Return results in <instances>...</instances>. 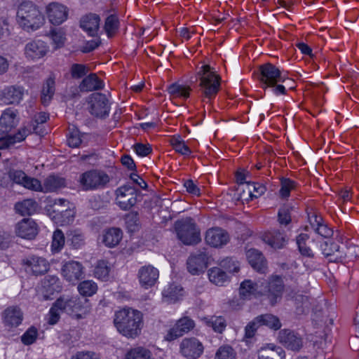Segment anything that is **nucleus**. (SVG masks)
<instances>
[{
    "mask_svg": "<svg viewBox=\"0 0 359 359\" xmlns=\"http://www.w3.org/2000/svg\"><path fill=\"white\" fill-rule=\"evenodd\" d=\"M114 324L121 334L135 339L140 334L143 327V315L138 310L124 308L115 313Z\"/></svg>",
    "mask_w": 359,
    "mask_h": 359,
    "instance_id": "f257e3e1",
    "label": "nucleus"
},
{
    "mask_svg": "<svg viewBox=\"0 0 359 359\" xmlns=\"http://www.w3.org/2000/svg\"><path fill=\"white\" fill-rule=\"evenodd\" d=\"M17 21L23 30L29 32L43 27L46 18L36 5L32 1H24L18 6Z\"/></svg>",
    "mask_w": 359,
    "mask_h": 359,
    "instance_id": "f03ea898",
    "label": "nucleus"
},
{
    "mask_svg": "<svg viewBox=\"0 0 359 359\" xmlns=\"http://www.w3.org/2000/svg\"><path fill=\"white\" fill-rule=\"evenodd\" d=\"M49 118V114L46 112H40L34 116V121L29 126L21 128L13 135H6L0 138V149H6L13 147L15 143L23 141L32 132L43 135L45 131L40 128L39 124H43Z\"/></svg>",
    "mask_w": 359,
    "mask_h": 359,
    "instance_id": "7ed1b4c3",
    "label": "nucleus"
},
{
    "mask_svg": "<svg viewBox=\"0 0 359 359\" xmlns=\"http://www.w3.org/2000/svg\"><path fill=\"white\" fill-rule=\"evenodd\" d=\"M197 76L200 80L199 87L203 95L209 100L214 97L219 89V76L208 65L201 67Z\"/></svg>",
    "mask_w": 359,
    "mask_h": 359,
    "instance_id": "20e7f679",
    "label": "nucleus"
},
{
    "mask_svg": "<svg viewBox=\"0 0 359 359\" xmlns=\"http://www.w3.org/2000/svg\"><path fill=\"white\" fill-rule=\"evenodd\" d=\"M175 229L177 238L185 245L197 244L201 241L200 231L191 217L177 221Z\"/></svg>",
    "mask_w": 359,
    "mask_h": 359,
    "instance_id": "39448f33",
    "label": "nucleus"
},
{
    "mask_svg": "<svg viewBox=\"0 0 359 359\" xmlns=\"http://www.w3.org/2000/svg\"><path fill=\"white\" fill-rule=\"evenodd\" d=\"M57 300L61 311L77 319L83 318L90 311L88 301L86 299L72 297L69 299L60 297Z\"/></svg>",
    "mask_w": 359,
    "mask_h": 359,
    "instance_id": "423d86ee",
    "label": "nucleus"
},
{
    "mask_svg": "<svg viewBox=\"0 0 359 359\" xmlns=\"http://www.w3.org/2000/svg\"><path fill=\"white\" fill-rule=\"evenodd\" d=\"M110 181L109 176L103 171L92 170L81 174L79 182L84 191L104 188Z\"/></svg>",
    "mask_w": 359,
    "mask_h": 359,
    "instance_id": "0eeeda50",
    "label": "nucleus"
},
{
    "mask_svg": "<svg viewBox=\"0 0 359 359\" xmlns=\"http://www.w3.org/2000/svg\"><path fill=\"white\" fill-rule=\"evenodd\" d=\"M90 113L98 118H106L109 115L110 106L106 95L102 93H93L90 97Z\"/></svg>",
    "mask_w": 359,
    "mask_h": 359,
    "instance_id": "6e6552de",
    "label": "nucleus"
},
{
    "mask_svg": "<svg viewBox=\"0 0 359 359\" xmlns=\"http://www.w3.org/2000/svg\"><path fill=\"white\" fill-rule=\"evenodd\" d=\"M259 80L265 86H274L279 82H283L285 77L278 68L271 63H266L259 67Z\"/></svg>",
    "mask_w": 359,
    "mask_h": 359,
    "instance_id": "1a4fd4ad",
    "label": "nucleus"
},
{
    "mask_svg": "<svg viewBox=\"0 0 359 359\" xmlns=\"http://www.w3.org/2000/svg\"><path fill=\"white\" fill-rule=\"evenodd\" d=\"M64 279L72 285H76L84 276V267L77 261L64 262L61 268Z\"/></svg>",
    "mask_w": 359,
    "mask_h": 359,
    "instance_id": "9d476101",
    "label": "nucleus"
},
{
    "mask_svg": "<svg viewBox=\"0 0 359 359\" xmlns=\"http://www.w3.org/2000/svg\"><path fill=\"white\" fill-rule=\"evenodd\" d=\"M209 256L205 249L198 250L191 255L187 261L188 271L192 275L204 273L208 266Z\"/></svg>",
    "mask_w": 359,
    "mask_h": 359,
    "instance_id": "9b49d317",
    "label": "nucleus"
},
{
    "mask_svg": "<svg viewBox=\"0 0 359 359\" xmlns=\"http://www.w3.org/2000/svg\"><path fill=\"white\" fill-rule=\"evenodd\" d=\"M22 264L26 272L34 276L42 275L49 269L48 262L39 256L31 255L22 259Z\"/></svg>",
    "mask_w": 359,
    "mask_h": 359,
    "instance_id": "f8f14e48",
    "label": "nucleus"
},
{
    "mask_svg": "<svg viewBox=\"0 0 359 359\" xmlns=\"http://www.w3.org/2000/svg\"><path fill=\"white\" fill-rule=\"evenodd\" d=\"M116 203L121 209L128 210L137 203L135 189L130 185H123L116 191Z\"/></svg>",
    "mask_w": 359,
    "mask_h": 359,
    "instance_id": "ddd939ff",
    "label": "nucleus"
},
{
    "mask_svg": "<svg viewBox=\"0 0 359 359\" xmlns=\"http://www.w3.org/2000/svg\"><path fill=\"white\" fill-rule=\"evenodd\" d=\"M49 50L46 42L41 39H33L27 42L24 48L25 57L30 60H36L43 57Z\"/></svg>",
    "mask_w": 359,
    "mask_h": 359,
    "instance_id": "4468645a",
    "label": "nucleus"
},
{
    "mask_svg": "<svg viewBox=\"0 0 359 359\" xmlns=\"http://www.w3.org/2000/svg\"><path fill=\"white\" fill-rule=\"evenodd\" d=\"M203 352V346L197 339L185 338L180 344V353L188 359H196Z\"/></svg>",
    "mask_w": 359,
    "mask_h": 359,
    "instance_id": "2eb2a0df",
    "label": "nucleus"
},
{
    "mask_svg": "<svg viewBox=\"0 0 359 359\" xmlns=\"http://www.w3.org/2000/svg\"><path fill=\"white\" fill-rule=\"evenodd\" d=\"M41 296L43 300L53 299L55 293L62 290V285L60 278L56 276H47L42 280Z\"/></svg>",
    "mask_w": 359,
    "mask_h": 359,
    "instance_id": "dca6fc26",
    "label": "nucleus"
},
{
    "mask_svg": "<svg viewBox=\"0 0 359 359\" xmlns=\"http://www.w3.org/2000/svg\"><path fill=\"white\" fill-rule=\"evenodd\" d=\"M280 342L287 349L299 351L303 346V339L293 331L283 330L279 333Z\"/></svg>",
    "mask_w": 359,
    "mask_h": 359,
    "instance_id": "f3484780",
    "label": "nucleus"
},
{
    "mask_svg": "<svg viewBox=\"0 0 359 359\" xmlns=\"http://www.w3.org/2000/svg\"><path fill=\"white\" fill-rule=\"evenodd\" d=\"M194 327V322L188 317L180 318L176 324L168 331L165 337V340L172 341L187 333Z\"/></svg>",
    "mask_w": 359,
    "mask_h": 359,
    "instance_id": "a211bd4d",
    "label": "nucleus"
},
{
    "mask_svg": "<svg viewBox=\"0 0 359 359\" xmlns=\"http://www.w3.org/2000/svg\"><path fill=\"white\" fill-rule=\"evenodd\" d=\"M284 284L281 277L274 276L268 283L267 297L271 305H275L282 297Z\"/></svg>",
    "mask_w": 359,
    "mask_h": 359,
    "instance_id": "6ab92c4d",
    "label": "nucleus"
},
{
    "mask_svg": "<svg viewBox=\"0 0 359 359\" xmlns=\"http://www.w3.org/2000/svg\"><path fill=\"white\" fill-rule=\"evenodd\" d=\"M261 238L264 243L275 249L283 248L287 241L285 231L279 229H271L264 232Z\"/></svg>",
    "mask_w": 359,
    "mask_h": 359,
    "instance_id": "aec40b11",
    "label": "nucleus"
},
{
    "mask_svg": "<svg viewBox=\"0 0 359 359\" xmlns=\"http://www.w3.org/2000/svg\"><path fill=\"white\" fill-rule=\"evenodd\" d=\"M158 276V270L151 265L142 266L138 271L140 283L146 289L153 286L156 283Z\"/></svg>",
    "mask_w": 359,
    "mask_h": 359,
    "instance_id": "412c9836",
    "label": "nucleus"
},
{
    "mask_svg": "<svg viewBox=\"0 0 359 359\" xmlns=\"http://www.w3.org/2000/svg\"><path fill=\"white\" fill-rule=\"evenodd\" d=\"M46 13L50 22L55 25H60L67 18V8L56 2H52L46 6Z\"/></svg>",
    "mask_w": 359,
    "mask_h": 359,
    "instance_id": "4be33fe9",
    "label": "nucleus"
},
{
    "mask_svg": "<svg viewBox=\"0 0 359 359\" xmlns=\"http://www.w3.org/2000/svg\"><path fill=\"white\" fill-rule=\"evenodd\" d=\"M229 241V234L220 228H212L206 231L205 241L214 248L222 247L226 245Z\"/></svg>",
    "mask_w": 359,
    "mask_h": 359,
    "instance_id": "5701e85b",
    "label": "nucleus"
},
{
    "mask_svg": "<svg viewBox=\"0 0 359 359\" xmlns=\"http://www.w3.org/2000/svg\"><path fill=\"white\" fill-rule=\"evenodd\" d=\"M15 233L22 238L32 239L38 233L37 225L32 219H23L16 224Z\"/></svg>",
    "mask_w": 359,
    "mask_h": 359,
    "instance_id": "b1692460",
    "label": "nucleus"
},
{
    "mask_svg": "<svg viewBox=\"0 0 359 359\" xmlns=\"http://www.w3.org/2000/svg\"><path fill=\"white\" fill-rule=\"evenodd\" d=\"M323 254L332 262H342L345 254L340 250L339 245L332 241H325L320 245Z\"/></svg>",
    "mask_w": 359,
    "mask_h": 359,
    "instance_id": "393cba45",
    "label": "nucleus"
},
{
    "mask_svg": "<svg viewBox=\"0 0 359 359\" xmlns=\"http://www.w3.org/2000/svg\"><path fill=\"white\" fill-rule=\"evenodd\" d=\"M4 323L8 327H17L22 321L23 313L17 306L6 308L2 313Z\"/></svg>",
    "mask_w": 359,
    "mask_h": 359,
    "instance_id": "a878e982",
    "label": "nucleus"
},
{
    "mask_svg": "<svg viewBox=\"0 0 359 359\" xmlns=\"http://www.w3.org/2000/svg\"><path fill=\"white\" fill-rule=\"evenodd\" d=\"M123 238V232L120 228L111 227L103 231L102 242L107 248H114L118 245Z\"/></svg>",
    "mask_w": 359,
    "mask_h": 359,
    "instance_id": "bb28decb",
    "label": "nucleus"
},
{
    "mask_svg": "<svg viewBox=\"0 0 359 359\" xmlns=\"http://www.w3.org/2000/svg\"><path fill=\"white\" fill-rule=\"evenodd\" d=\"M249 264L257 271L264 273L266 270V263L262 252L256 249H250L246 252Z\"/></svg>",
    "mask_w": 359,
    "mask_h": 359,
    "instance_id": "cd10ccee",
    "label": "nucleus"
},
{
    "mask_svg": "<svg viewBox=\"0 0 359 359\" xmlns=\"http://www.w3.org/2000/svg\"><path fill=\"white\" fill-rule=\"evenodd\" d=\"M17 115L14 111L6 109L0 117V134L6 135L18 124Z\"/></svg>",
    "mask_w": 359,
    "mask_h": 359,
    "instance_id": "c85d7f7f",
    "label": "nucleus"
},
{
    "mask_svg": "<svg viewBox=\"0 0 359 359\" xmlns=\"http://www.w3.org/2000/svg\"><path fill=\"white\" fill-rule=\"evenodd\" d=\"M23 96V89L19 86H9L4 89L1 101L6 104H18Z\"/></svg>",
    "mask_w": 359,
    "mask_h": 359,
    "instance_id": "c756f323",
    "label": "nucleus"
},
{
    "mask_svg": "<svg viewBox=\"0 0 359 359\" xmlns=\"http://www.w3.org/2000/svg\"><path fill=\"white\" fill-rule=\"evenodd\" d=\"M79 88L81 92L94 91L102 89L104 83L96 74L91 73L83 79Z\"/></svg>",
    "mask_w": 359,
    "mask_h": 359,
    "instance_id": "7c9ffc66",
    "label": "nucleus"
},
{
    "mask_svg": "<svg viewBox=\"0 0 359 359\" xmlns=\"http://www.w3.org/2000/svg\"><path fill=\"white\" fill-rule=\"evenodd\" d=\"M259 359H285V352L280 346L269 344L258 352Z\"/></svg>",
    "mask_w": 359,
    "mask_h": 359,
    "instance_id": "2f4dec72",
    "label": "nucleus"
},
{
    "mask_svg": "<svg viewBox=\"0 0 359 359\" xmlns=\"http://www.w3.org/2000/svg\"><path fill=\"white\" fill-rule=\"evenodd\" d=\"M100 18L97 14L90 13L83 17L81 20V27L90 36H94L97 34Z\"/></svg>",
    "mask_w": 359,
    "mask_h": 359,
    "instance_id": "473e14b6",
    "label": "nucleus"
},
{
    "mask_svg": "<svg viewBox=\"0 0 359 359\" xmlns=\"http://www.w3.org/2000/svg\"><path fill=\"white\" fill-rule=\"evenodd\" d=\"M64 187H65V180L63 177L50 175L43 181V192H53Z\"/></svg>",
    "mask_w": 359,
    "mask_h": 359,
    "instance_id": "72a5a7b5",
    "label": "nucleus"
},
{
    "mask_svg": "<svg viewBox=\"0 0 359 359\" xmlns=\"http://www.w3.org/2000/svg\"><path fill=\"white\" fill-rule=\"evenodd\" d=\"M255 318L259 326L265 325L274 330H279L282 325L279 318L272 314H263Z\"/></svg>",
    "mask_w": 359,
    "mask_h": 359,
    "instance_id": "f704fd0d",
    "label": "nucleus"
},
{
    "mask_svg": "<svg viewBox=\"0 0 359 359\" xmlns=\"http://www.w3.org/2000/svg\"><path fill=\"white\" fill-rule=\"evenodd\" d=\"M258 285L251 280H245L241 284L239 294L243 299H250L257 294Z\"/></svg>",
    "mask_w": 359,
    "mask_h": 359,
    "instance_id": "c9c22d12",
    "label": "nucleus"
},
{
    "mask_svg": "<svg viewBox=\"0 0 359 359\" xmlns=\"http://www.w3.org/2000/svg\"><path fill=\"white\" fill-rule=\"evenodd\" d=\"M208 277L210 282L216 285L222 286L229 280L226 272L219 267H213L208 271Z\"/></svg>",
    "mask_w": 359,
    "mask_h": 359,
    "instance_id": "e433bc0d",
    "label": "nucleus"
},
{
    "mask_svg": "<svg viewBox=\"0 0 359 359\" xmlns=\"http://www.w3.org/2000/svg\"><path fill=\"white\" fill-rule=\"evenodd\" d=\"M55 90V80L49 77L44 83L41 90V102L43 105H47L50 102Z\"/></svg>",
    "mask_w": 359,
    "mask_h": 359,
    "instance_id": "4c0bfd02",
    "label": "nucleus"
},
{
    "mask_svg": "<svg viewBox=\"0 0 359 359\" xmlns=\"http://www.w3.org/2000/svg\"><path fill=\"white\" fill-rule=\"evenodd\" d=\"M191 88L177 83H172L168 87L169 94L174 98L182 97L187 99L189 97Z\"/></svg>",
    "mask_w": 359,
    "mask_h": 359,
    "instance_id": "58836bf2",
    "label": "nucleus"
},
{
    "mask_svg": "<svg viewBox=\"0 0 359 359\" xmlns=\"http://www.w3.org/2000/svg\"><path fill=\"white\" fill-rule=\"evenodd\" d=\"M37 208V203L32 199L24 200L22 202L17 203L15 209L17 212L21 215H30L35 212Z\"/></svg>",
    "mask_w": 359,
    "mask_h": 359,
    "instance_id": "ea45409f",
    "label": "nucleus"
},
{
    "mask_svg": "<svg viewBox=\"0 0 359 359\" xmlns=\"http://www.w3.org/2000/svg\"><path fill=\"white\" fill-rule=\"evenodd\" d=\"M110 271L111 267L109 262L105 260H100L95 266L94 275L98 279L107 280L109 277Z\"/></svg>",
    "mask_w": 359,
    "mask_h": 359,
    "instance_id": "a19ab883",
    "label": "nucleus"
},
{
    "mask_svg": "<svg viewBox=\"0 0 359 359\" xmlns=\"http://www.w3.org/2000/svg\"><path fill=\"white\" fill-rule=\"evenodd\" d=\"M163 295L169 301L175 302L183 295V289L180 285L171 284L163 290Z\"/></svg>",
    "mask_w": 359,
    "mask_h": 359,
    "instance_id": "79ce46f5",
    "label": "nucleus"
},
{
    "mask_svg": "<svg viewBox=\"0 0 359 359\" xmlns=\"http://www.w3.org/2000/svg\"><path fill=\"white\" fill-rule=\"evenodd\" d=\"M126 359H152L151 353L145 348L136 347L127 353Z\"/></svg>",
    "mask_w": 359,
    "mask_h": 359,
    "instance_id": "37998d69",
    "label": "nucleus"
},
{
    "mask_svg": "<svg viewBox=\"0 0 359 359\" xmlns=\"http://www.w3.org/2000/svg\"><path fill=\"white\" fill-rule=\"evenodd\" d=\"M309 239V236L306 233H300L296 239L297 245L299 250L303 256L308 257H313L314 254L309 247L306 245V241Z\"/></svg>",
    "mask_w": 359,
    "mask_h": 359,
    "instance_id": "c03bdc74",
    "label": "nucleus"
},
{
    "mask_svg": "<svg viewBox=\"0 0 359 359\" xmlns=\"http://www.w3.org/2000/svg\"><path fill=\"white\" fill-rule=\"evenodd\" d=\"M78 290L81 295L90 297L97 292V286L93 280H84L78 285Z\"/></svg>",
    "mask_w": 359,
    "mask_h": 359,
    "instance_id": "a18cd8bd",
    "label": "nucleus"
},
{
    "mask_svg": "<svg viewBox=\"0 0 359 359\" xmlns=\"http://www.w3.org/2000/svg\"><path fill=\"white\" fill-rule=\"evenodd\" d=\"M125 222L128 230L130 232L137 231L139 229L140 219L137 212H130L125 216Z\"/></svg>",
    "mask_w": 359,
    "mask_h": 359,
    "instance_id": "49530a36",
    "label": "nucleus"
},
{
    "mask_svg": "<svg viewBox=\"0 0 359 359\" xmlns=\"http://www.w3.org/2000/svg\"><path fill=\"white\" fill-rule=\"evenodd\" d=\"M206 325L215 332L221 333L226 327L225 320L222 316H212L204 319Z\"/></svg>",
    "mask_w": 359,
    "mask_h": 359,
    "instance_id": "de8ad7c7",
    "label": "nucleus"
},
{
    "mask_svg": "<svg viewBox=\"0 0 359 359\" xmlns=\"http://www.w3.org/2000/svg\"><path fill=\"white\" fill-rule=\"evenodd\" d=\"M118 23V19L115 15H110L106 18L104 30L109 37H111L117 31Z\"/></svg>",
    "mask_w": 359,
    "mask_h": 359,
    "instance_id": "09e8293b",
    "label": "nucleus"
},
{
    "mask_svg": "<svg viewBox=\"0 0 359 359\" xmlns=\"http://www.w3.org/2000/svg\"><path fill=\"white\" fill-rule=\"evenodd\" d=\"M280 184L281 188L279 193L280 196L283 198H287L290 196V191L294 189L297 186V183L289 178H282Z\"/></svg>",
    "mask_w": 359,
    "mask_h": 359,
    "instance_id": "8fccbe9b",
    "label": "nucleus"
},
{
    "mask_svg": "<svg viewBox=\"0 0 359 359\" xmlns=\"http://www.w3.org/2000/svg\"><path fill=\"white\" fill-rule=\"evenodd\" d=\"M65 238L63 232L60 229H56L53 235L52 250L59 252L63 248Z\"/></svg>",
    "mask_w": 359,
    "mask_h": 359,
    "instance_id": "3c124183",
    "label": "nucleus"
},
{
    "mask_svg": "<svg viewBox=\"0 0 359 359\" xmlns=\"http://www.w3.org/2000/svg\"><path fill=\"white\" fill-rule=\"evenodd\" d=\"M88 72V67L83 64H73L70 69L71 76L75 79H79L83 77Z\"/></svg>",
    "mask_w": 359,
    "mask_h": 359,
    "instance_id": "603ef678",
    "label": "nucleus"
},
{
    "mask_svg": "<svg viewBox=\"0 0 359 359\" xmlns=\"http://www.w3.org/2000/svg\"><path fill=\"white\" fill-rule=\"evenodd\" d=\"M63 313L61 311V308L59 304H57V300H56L51 308L50 309L48 317V323L50 325L56 324L60 318V313Z\"/></svg>",
    "mask_w": 359,
    "mask_h": 359,
    "instance_id": "864d4df0",
    "label": "nucleus"
},
{
    "mask_svg": "<svg viewBox=\"0 0 359 359\" xmlns=\"http://www.w3.org/2000/svg\"><path fill=\"white\" fill-rule=\"evenodd\" d=\"M292 207L285 205L280 208L278 213V222L281 225L287 226L291 222L290 212Z\"/></svg>",
    "mask_w": 359,
    "mask_h": 359,
    "instance_id": "5fc2aeb1",
    "label": "nucleus"
},
{
    "mask_svg": "<svg viewBox=\"0 0 359 359\" xmlns=\"http://www.w3.org/2000/svg\"><path fill=\"white\" fill-rule=\"evenodd\" d=\"M215 359H236V353L231 346H222L217 351Z\"/></svg>",
    "mask_w": 359,
    "mask_h": 359,
    "instance_id": "6e6d98bb",
    "label": "nucleus"
},
{
    "mask_svg": "<svg viewBox=\"0 0 359 359\" xmlns=\"http://www.w3.org/2000/svg\"><path fill=\"white\" fill-rule=\"evenodd\" d=\"M22 186L32 191L43 192V184L39 180L34 177L27 176V179L22 182Z\"/></svg>",
    "mask_w": 359,
    "mask_h": 359,
    "instance_id": "4d7b16f0",
    "label": "nucleus"
},
{
    "mask_svg": "<svg viewBox=\"0 0 359 359\" xmlns=\"http://www.w3.org/2000/svg\"><path fill=\"white\" fill-rule=\"evenodd\" d=\"M171 144L173 149L178 153L188 156L191 154V150L188 146H187L184 142L180 140L177 138L171 139Z\"/></svg>",
    "mask_w": 359,
    "mask_h": 359,
    "instance_id": "13d9d810",
    "label": "nucleus"
},
{
    "mask_svg": "<svg viewBox=\"0 0 359 359\" xmlns=\"http://www.w3.org/2000/svg\"><path fill=\"white\" fill-rule=\"evenodd\" d=\"M37 337V330L33 327L29 328L21 337L22 342L25 345L33 344Z\"/></svg>",
    "mask_w": 359,
    "mask_h": 359,
    "instance_id": "bf43d9fd",
    "label": "nucleus"
},
{
    "mask_svg": "<svg viewBox=\"0 0 359 359\" xmlns=\"http://www.w3.org/2000/svg\"><path fill=\"white\" fill-rule=\"evenodd\" d=\"M8 177L15 183L22 185L27 175L22 170L11 169L8 172Z\"/></svg>",
    "mask_w": 359,
    "mask_h": 359,
    "instance_id": "052dcab7",
    "label": "nucleus"
},
{
    "mask_svg": "<svg viewBox=\"0 0 359 359\" xmlns=\"http://www.w3.org/2000/svg\"><path fill=\"white\" fill-rule=\"evenodd\" d=\"M68 145L71 147H78L81 143L79 132L76 129H72L67 139Z\"/></svg>",
    "mask_w": 359,
    "mask_h": 359,
    "instance_id": "680f3d73",
    "label": "nucleus"
},
{
    "mask_svg": "<svg viewBox=\"0 0 359 359\" xmlns=\"http://www.w3.org/2000/svg\"><path fill=\"white\" fill-rule=\"evenodd\" d=\"M221 266L229 273H236L239 271V266L238 263L234 262L231 258H226L221 262Z\"/></svg>",
    "mask_w": 359,
    "mask_h": 359,
    "instance_id": "e2e57ef3",
    "label": "nucleus"
},
{
    "mask_svg": "<svg viewBox=\"0 0 359 359\" xmlns=\"http://www.w3.org/2000/svg\"><path fill=\"white\" fill-rule=\"evenodd\" d=\"M259 326L256 322L255 318L251 322H250L245 327V338L250 339L253 337L255 334Z\"/></svg>",
    "mask_w": 359,
    "mask_h": 359,
    "instance_id": "0e129e2a",
    "label": "nucleus"
},
{
    "mask_svg": "<svg viewBox=\"0 0 359 359\" xmlns=\"http://www.w3.org/2000/svg\"><path fill=\"white\" fill-rule=\"evenodd\" d=\"M134 149L137 154L140 156H146L151 152V148L149 144L137 143L134 145Z\"/></svg>",
    "mask_w": 359,
    "mask_h": 359,
    "instance_id": "69168bd1",
    "label": "nucleus"
},
{
    "mask_svg": "<svg viewBox=\"0 0 359 359\" xmlns=\"http://www.w3.org/2000/svg\"><path fill=\"white\" fill-rule=\"evenodd\" d=\"M315 231L324 238H330L333 233L332 229L323 224V222L316 227Z\"/></svg>",
    "mask_w": 359,
    "mask_h": 359,
    "instance_id": "338daca9",
    "label": "nucleus"
},
{
    "mask_svg": "<svg viewBox=\"0 0 359 359\" xmlns=\"http://www.w3.org/2000/svg\"><path fill=\"white\" fill-rule=\"evenodd\" d=\"M71 359H100L95 353L91 351H79L72 356Z\"/></svg>",
    "mask_w": 359,
    "mask_h": 359,
    "instance_id": "774afa93",
    "label": "nucleus"
}]
</instances>
